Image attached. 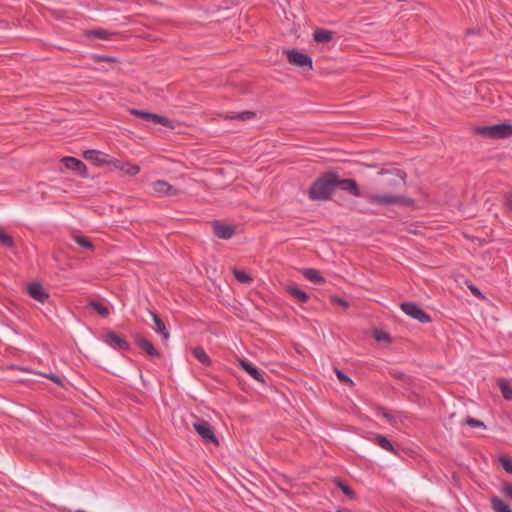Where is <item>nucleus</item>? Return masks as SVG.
<instances>
[{"instance_id": "nucleus-1", "label": "nucleus", "mask_w": 512, "mask_h": 512, "mask_svg": "<svg viewBox=\"0 0 512 512\" xmlns=\"http://www.w3.org/2000/svg\"><path fill=\"white\" fill-rule=\"evenodd\" d=\"M335 186L342 191L347 192L354 197H362L368 203L373 205H394L404 204L406 199L402 196H395L390 194H378L370 192H362L358 183L354 179H340L338 173L335 171Z\"/></svg>"}, {"instance_id": "nucleus-2", "label": "nucleus", "mask_w": 512, "mask_h": 512, "mask_svg": "<svg viewBox=\"0 0 512 512\" xmlns=\"http://www.w3.org/2000/svg\"><path fill=\"white\" fill-rule=\"evenodd\" d=\"M106 166L109 171L118 172L120 176L134 177L141 171L137 164L122 161L104 152L98 151V168Z\"/></svg>"}, {"instance_id": "nucleus-3", "label": "nucleus", "mask_w": 512, "mask_h": 512, "mask_svg": "<svg viewBox=\"0 0 512 512\" xmlns=\"http://www.w3.org/2000/svg\"><path fill=\"white\" fill-rule=\"evenodd\" d=\"M335 188V171L329 170L312 183L308 196L311 200H327L332 196Z\"/></svg>"}, {"instance_id": "nucleus-4", "label": "nucleus", "mask_w": 512, "mask_h": 512, "mask_svg": "<svg viewBox=\"0 0 512 512\" xmlns=\"http://www.w3.org/2000/svg\"><path fill=\"white\" fill-rule=\"evenodd\" d=\"M475 132L489 139H506L512 136V124L500 123L491 126H479L475 128Z\"/></svg>"}, {"instance_id": "nucleus-5", "label": "nucleus", "mask_w": 512, "mask_h": 512, "mask_svg": "<svg viewBox=\"0 0 512 512\" xmlns=\"http://www.w3.org/2000/svg\"><path fill=\"white\" fill-rule=\"evenodd\" d=\"M101 340L107 344L109 347L115 350H123L129 351L131 350L130 343L126 340L125 337L115 333L110 329H102L101 332Z\"/></svg>"}, {"instance_id": "nucleus-6", "label": "nucleus", "mask_w": 512, "mask_h": 512, "mask_svg": "<svg viewBox=\"0 0 512 512\" xmlns=\"http://www.w3.org/2000/svg\"><path fill=\"white\" fill-rule=\"evenodd\" d=\"M192 426L197 434L202 438L203 443L219 446V440L214 432V429L207 421L203 419H197V421H195Z\"/></svg>"}, {"instance_id": "nucleus-7", "label": "nucleus", "mask_w": 512, "mask_h": 512, "mask_svg": "<svg viewBox=\"0 0 512 512\" xmlns=\"http://www.w3.org/2000/svg\"><path fill=\"white\" fill-rule=\"evenodd\" d=\"M400 308L406 315L415 320H418L423 324L430 323L432 320L429 314H427L414 302H403L400 304Z\"/></svg>"}, {"instance_id": "nucleus-8", "label": "nucleus", "mask_w": 512, "mask_h": 512, "mask_svg": "<svg viewBox=\"0 0 512 512\" xmlns=\"http://www.w3.org/2000/svg\"><path fill=\"white\" fill-rule=\"evenodd\" d=\"M120 60L116 56L98 53V72H109L116 76L119 72Z\"/></svg>"}, {"instance_id": "nucleus-9", "label": "nucleus", "mask_w": 512, "mask_h": 512, "mask_svg": "<svg viewBox=\"0 0 512 512\" xmlns=\"http://www.w3.org/2000/svg\"><path fill=\"white\" fill-rule=\"evenodd\" d=\"M284 53L287 55V59L290 64L312 70L313 63L312 58L309 55L303 54L295 49L284 50Z\"/></svg>"}, {"instance_id": "nucleus-10", "label": "nucleus", "mask_w": 512, "mask_h": 512, "mask_svg": "<svg viewBox=\"0 0 512 512\" xmlns=\"http://www.w3.org/2000/svg\"><path fill=\"white\" fill-rule=\"evenodd\" d=\"M130 113L132 115H135L137 117L144 119L145 121H151V122H154L155 124H160L162 126H165V127L171 128V129L174 128L172 121L170 119H168L167 117H164V116H161L158 114H154V113H150V112H146L144 110H138V109H132L130 111Z\"/></svg>"}, {"instance_id": "nucleus-11", "label": "nucleus", "mask_w": 512, "mask_h": 512, "mask_svg": "<svg viewBox=\"0 0 512 512\" xmlns=\"http://www.w3.org/2000/svg\"><path fill=\"white\" fill-rule=\"evenodd\" d=\"M152 191L158 196H177L180 190L164 180H156L151 183Z\"/></svg>"}, {"instance_id": "nucleus-12", "label": "nucleus", "mask_w": 512, "mask_h": 512, "mask_svg": "<svg viewBox=\"0 0 512 512\" xmlns=\"http://www.w3.org/2000/svg\"><path fill=\"white\" fill-rule=\"evenodd\" d=\"M133 337H134L136 346L139 349H141L142 351H144L147 355L152 356V357L160 356L159 351L154 347L153 343L150 340H148L146 337H144L140 334H135Z\"/></svg>"}, {"instance_id": "nucleus-13", "label": "nucleus", "mask_w": 512, "mask_h": 512, "mask_svg": "<svg viewBox=\"0 0 512 512\" xmlns=\"http://www.w3.org/2000/svg\"><path fill=\"white\" fill-rule=\"evenodd\" d=\"M212 226L214 234L220 239L228 240L235 234V227L232 225H225L216 220L213 222Z\"/></svg>"}, {"instance_id": "nucleus-14", "label": "nucleus", "mask_w": 512, "mask_h": 512, "mask_svg": "<svg viewBox=\"0 0 512 512\" xmlns=\"http://www.w3.org/2000/svg\"><path fill=\"white\" fill-rule=\"evenodd\" d=\"M62 162L66 168L75 171L78 175L87 176V167L81 160L74 157H64Z\"/></svg>"}, {"instance_id": "nucleus-15", "label": "nucleus", "mask_w": 512, "mask_h": 512, "mask_svg": "<svg viewBox=\"0 0 512 512\" xmlns=\"http://www.w3.org/2000/svg\"><path fill=\"white\" fill-rule=\"evenodd\" d=\"M240 367L258 382L265 383L266 373L258 370L252 363L246 360H239Z\"/></svg>"}, {"instance_id": "nucleus-16", "label": "nucleus", "mask_w": 512, "mask_h": 512, "mask_svg": "<svg viewBox=\"0 0 512 512\" xmlns=\"http://www.w3.org/2000/svg\"><path fill=\"white\" fill-rule=\"evenodd\" d=\"M28 294L35 300L44 303L48 298L49 294L44 290L40 283L34 282L28 286Z\"/></svg>"}, {"instance_id": "nucleus-17", "label": "nucleus", "mask_w": 512, "mask_h": 512, "mask_svg": "<svg viewBox=\"0 0 512 512\" xmlns=\"http://www.w3.org/2000/svg\"><path fill=\"white\" fill-rule=\"evenodd\" d=\"M286 292L294 297L299 303H307L310 299L309 294H307L305 291L299 289L297 286L294 285H288L285 287Z\"/></svg>"}, {"instance_id": "nucleus-18", "label": "nucleus", "mask_w": 512, "mask_h": 512, "mask_svg": "<svg viewBox=\"0 0 512 512\" xmlns=\"http://www.w3.org/2000/svg\"><path fill=\"white\" fill-rule=\"evenodd\" d=\"M150 315L152 316L153 322L155 324L154 330L161 334L163 339L167 340L170 336L168 330L166 329L165 323L163 320L159 317L157 313H154L152 311H149Z\"/></svg>"}, {"instance_id": "nucleus-19", "label": "nucleus", "mask_w": 512, "mask_h": 512, "mask_svg": "<svg viewBox=\"0 0 512 512\" xmlns=\"http://www.w3.org/2000/svg\"><path fill=\"white\" fill-rule=\"evenodd\" d=\"M302 275L309 281L315 284L325 283V279L320 275L319 271L313 268H306L302 270Z\"/></svg>"}, {"instance_id": "nucleus-20", "label": "nucleus", "mask_w": 512, "mask_h": 512, "mask_svg": "<svg viewBox=\"0 0 512 512\" xmlns=\"http://www.w3.org/2000/svg\"><path fill=\"white\" fill-rule=\"evenodd\" d=\"M498 387L501 391V394L504 399L511 401L512 400V388L510 381L505 378H499L497 380Z\"/></svg>"}, {"instance_id": "nucleus-21", "label": "nucleus", "mask_w": 512, "mask_h": 512, "mask_svg": "<svg viewBox=\"0 0 512 512\" xmlns=\"http://www.w3.org/2000/svg\"><path fill=\"white\" fill-rule=\"evenodd\" d=\"M333 38V33L325 29H317L313 33V40L317 43H327Z\"/></svg>"}, {"instance_id": "nucleus-22", "label": "nucleus", "mask_w": 512, "mask_h": 512, "mask_svg": "<svg viewBox=\"0 0 512 512\" xmlns=\"http://www.w3.org/2000/svg\"><path fill=\"white\" fill-rule=\"evenodd\" d=\"M192 354L194 357L203 365L210 366L211 365V359L208 356V354L205 352V350L201 346H197L193 348Z\"/></svg>"}, {"instance_id": "nucleus-23", "label": "nucleus", "mask_w": 512, "mask_h": 512, "mask_svg": "<svg viewBox=\"0 0 512 512\" xmlns=\"http://www.w3.org/2000/svg\"><path fill=\"white\" fill-rule=\"evenodd\" d=\"M491 506L495 512H512L510 506L497 496L491 498Z\"/></svg>"}, {"instance_id": "nucleus-24", "label": "nucleus", "mask_w": 512, "mask_h": 512, "mask_svg": "<svg viewBox=\"0 0 512 512\" xmlns=\"http://www.w3.org/2000/svg\"><path fill=\"white\" fill-rule=\"evenodd\" d=\"M122 38L119 32H109L106 29L98 28V40L118 41Z\"/></svg>"}, {"instance_id": "nucleus-25", "label": "nucleus", "mask_w": 512, "mask_h": 512, "mask_svg": "<svg viewBox=\"0 0 512 512\" xmlns=\"http://www.w3.org/2000/svg\"><path fill=\"white\" fill-rule=\"evenodd\" d=\"M374 442L380 446L381 448H383L384 450L386 451H389V452H395L394 450V447L392 445V443L390 442V440L384 436V435H381V434H378L375 436L374 438Z\"/></svg>"}, {"instance_id": "nucleus-26", "label": "nucleus", "mask_w": 512, "mask_h": 512, "mask_svg": "<svg viewBox=\"0 0 512 512\" xmlns=\"http://www.w3.org/2000/svg\"><path fill=\"white\" fill-rule=\"evenodd\" d=\"M73 239L81 248L89 251L94 250V244L88 237L83 235H74Z\"/></svg>"}, {"instance_id": "nucleus-27", "label": "nucleus", "mask_w": 512, "mask_h": 512, "mask_svg": "<svg viewBox=\"0 0 512 512\" xmlns=\"http://www.w3.org/2000/svg\"><path fill=\"white\" fill-rule=\"evenodd\" d=\"M336 486L350 499H354L356 497V494L354 490L348 486L343 480L341 479H335Z\"/></svg>"}, {"instance_id": "nucleus-28", "label": "nucleus", "mask_w": 512, "mask_h": 512, "mask_svg": "<svg viewBox=\"0 0 512 512\" xmlns=\"http://www.w3.org/2000/svg\"><path fill=\"white\" fill-rule=\"evenodd\" d=\"M0 244L3 247L6 248H12L14 247V240L13 238L4 232L3 228L0 227Z\"/></svg>"}, {"instance_id": "nucleus-29", "label": "nucleus", "mask_w": 512, "mask_h": 512, "mask_svg": "<svg viewBox=\"0 0 512 512\" xmlns=\"http://www.w3.org/2000/svg\"><path fill=\"white\" fill-rule=\"evenodd\" d=\"M233 275L240 283L250 284L253 281V279L242 270L234 269Z\"/></svg>"}, {"instance_id": "nucleus-30", "label": "nucleus", "mask_w": 512, "mask_h": 512, "mask_svg": "<svg viewBox=\"0 0 512 512\" xmlns=\"http://www.w3.org/2000/svg\"><path fill=\"white\" fill-rule=\"evenodd\" d=\"M335 374H336L338 380L343 385L350 386V387L354 385V382L352 381V379L348 375H346L342 370L336 368Z\"/></svg>"}, {"instance_id": "nucleus-31", "label": "nucleus", "mask_w": 512, "mask_h": 512, "mask_svg": "<svg viewBox=\"0 0 512 512\" xmlns=\"http://www.w3.org/2000/svg\"><path fill=\"white\" fill-rule=\"evenodd\" d=\"M256 116V114L253 112V111H243V112H240V113H236L235 115L233 116H230L229 118L230 119H237V120H240V121H246V120H250L252 118H254Z\"/></svg>"}, {"instance_id": "nucleus-32", "label": "nucleus", "mask_w": 512, "mask_h": 512, "mask_svg": "<svg viewBox=\"0 0 512 512\" xmlns=\"http://www.w3.org/2000/svg\"><path fill=\"white\" fill-rule=\"evenodd\" d=\"M499 462H500L502 468L506 472L512 474V457H508V456L500 457Z\"/></svg>"}, {"instance_id": "nucleus-33", "label": "nucleus", "mask_w": 512, "mask_h": 512, "mask_svg": "<svg viewBox=\"0 0 512 512\" xmlns=\"http://www.w3.org/2000/svg\"><path fill=\"white\" fill-rule=\"evenodd\" d=\"M465 423L470 426V427H473V428H486V425L484 424V422L478 420V419H475V418H472V417H467L466 420H465Z\"/></svg>"}, {"instance_id": "nucleus-34", "label": "nucleus", "mask_w": 512, "mask_h": 512, "mask_svg": "<svg viewBox=\"0 0 512 512\" xmlns=\"http://www.w3.org/2000/svg\"><path fill=\"white\" fill-rule=\"evenodd\" d=\"M110 315V309L98 299V316L106 318Z\"/></svg>"}, {"instance_id": "nucleus-35", "label": "nucleus", "mask_w": 512, "mask_h": 512, "mask_svg": "<svg viewBox=\"0 0 512 512\" xmlns=\"http://www.w3.org/2000/svg\"><path fill=\"white\" fill-rule=\"evenodd\" d=\"M389 374H390L391 376H393L394 378L399 379V380H403V381H407V380H409V378H410V377H409L408 375H406L405 373H403V372H399V371H395L394 369H390V370H389Z\"/></svg>"}, {"instance_id": "nucleus-36", "label": "nucleus", "mask_w": 512, "mask_h": 512, "mask_svg": "<svg viewBox=\"0 0 512 512\" xmlns=\"http://www.w3.org/2000/svg\"><path fill=\"white\" fill-rule=\"evenodd\" d=\"M501 492L512 500V483L504 482L501 488Z\"/></svg>"}, {"instance_id": "nucleus-37", "label": "nucleus", "mask_w": 512, "mask_h": 512, "mask_svg": "<svg viewBox=\"0 0 512 512\" xmlns=\"http://www.w3.org/2000/svg\"><path fill=\"white\" fill-rule=\"evenodd\" d=\"M374 338L377 341L390 340L389 334L384 332V331H381V330H375L374 331Z\"/></svg>"}, {"instance_id": "nucleus-38", "label": "nucleus", "mask_w": 512, "mask_h": 512, "mask_svg": "<svg viewBox=\"0 0 512 512\" xmlns=\"http://www.w3.org/2000/svg\"><path fill=\"white\" fill-rule=\"evenodd\" d=\"M83 157L86 159V160H89V161H96V150L95 149H91V150H87L83 153Z\"/></svg>"}, {"instance_id": "nucleus-39", "label": "nucleus", "mask_w": 512, "mask_h": 512, "mask_svg": "<svg viewBox=\"0 0 512 512\" xmlns=\"http://www.w3.org/2000/svg\"><path fill=\"white\" fill-rule=\"evenodd\" d=\"M331 301L333 303H336V304L342 306V307H348L347 301L344 300L343 298H340L339 296H336V295L332 296Z\"/></svg>"}, {"instance_id": "nucleus-40", "label": "nucleus", "mask_w": 512, "mask_h": 512, "mask_svg": "<svg viewBox=\"0 0 512 512\" xmlns=\"http://www.w3.org/2000/svg\"><path fill=\"white\" fill-rule=\"evenodd\" d=\"M468 288L470 289V291L473 293V295H475L476 297L478 298H481L483 299L484 296L483 294L481 293V291L479 290V288H477L476 286L474 285H469Z\"/></svg>"}, {"instance_id": "nucleus-41", "label": "nucleus", "mask_w": 512, "mask_h": 512, "mask_svg": "<svg viewBox=\"0 0 512 512\" xmlns=\"http://www.w3.org/2000/svg\"><path fill=\"white\" fill-rule=\"evenodd\" d=\"M505 205L512 211V192L505 195Z\"/></svg>"}, {"instance_id": "nucleus-42", "label": "nucleus", "mask_w": 512, "mask_h": 512, "mask_svg": "<svg viewBox=\"0 0 512 512\" xmlns=\"http://www.w3.org/2000/svg\"><path fill=\"white\" fill-rule=\"evenodd\" d=\"M45 377L51 379L54 383H56L57 385H60L62 386V380L55 374H50V375H44Z\"/></svg>"}, {"instance_id": "nucleus-43", "label": "nucleus", "mask_w": 512, "mask_h": 512, "mask_svg": "<svg viewBox=\"0 0 512 512\" xmlns=\"http://www.w3.org/2000/svg\"><path fill=\"white\" fill-rule=\"evenodd\" d=\"M382 415H383L384 418L387 419V421L389 423H394L395 422L394 416L391 415L389 412L385 411L384 409H383Z\"/></svg>"}, {"instance_id": "nucleus-44", "label": "nucleus", "mask_w": 512, "mask_h": 512, "mask_svg": "<svg viewBox=\"0 0 512 512\" xmlns=\"http://www.w3.org/2000/svg\"><path fill=\"white\" fill-rule=\"evenodd\" d=\"M480 34V30L479 29H468L466 31V35L469 36V35H479Z\"/></svg>"}, {"instance_id": "nucleus-45", "label": "nucleus", "mask_w": 512, "mask_h": 512, "mask_svg": "<svg viewBox=\"0 0 512 512\" xmlns=\"http://www.w3.org/2000/svg\"><path fill=\"white\" fill-rule=\"evenodd\" d=\"M87 35H88L89 37H96V30H89V31L87 32Z\"/></svg>"}, {"instance_id": "nucleus-46", "label": "nucleus", "mask_w": 512, "mask_h": 512, "mask_svg": "<svg viewBox=\"0 0 512 512\" xmlns=\"http://www.w3.org/2000/svg\"><path fill=\"white\" fill-rule=\"evenodd\" d=\"M89 306H91L93 308V310H96V300H91L89 302Z\"/></svg>"}, {"instance_id": "nucleus-47", "label": "nucleus", "mask_w": 512, "mask_h": 512, "mask_svg": "<svg viewBox=\"0 0 512 512\" xmlns=\"http://www.w3.org/2000/svg\"><path fill=\"white\" fill-rule=\"evenodd\" d=\"M337 512H349V511H347L345 509H338Z\"/></svg>"}, {"instance_id": "nucleus-48", "label": "nucleus", "mask_w": 512, "mask_h": 512, "mask_svg": "<svg viewBox=\"0 0 512 512\" xmlns=\"http://www.w3.org/2000/svg\"><path fill=\"white\" fill-rule=\"evenodd\" d=\"M406 176V173L402 172L401 178L404 180Z\"/></svg>"}]
</instances>
